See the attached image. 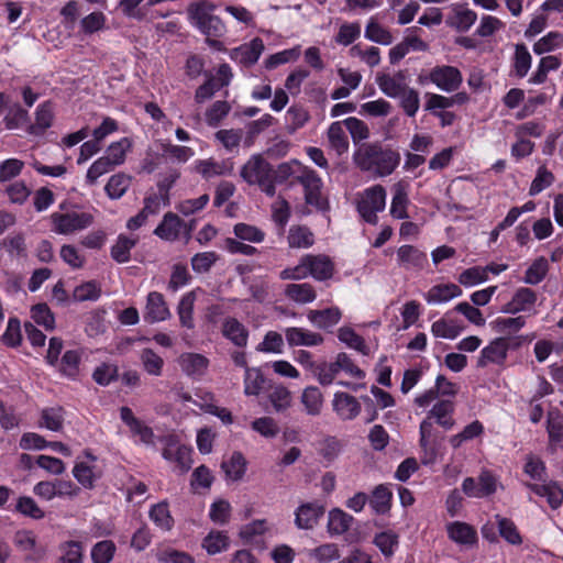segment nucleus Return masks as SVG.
<instances>
[{"label":"nucleus","mask_w":563,"mask_h":563,"mask_svg":"<svg viewBox=\"0 0 563 563\" xmlns=\"http://www.w3.org/2000/svg\"><path fill=\"white\" fill-rule=\"evenodd\" d=\"M353 520V517L345 511L339 508L332 509L328 518V532L330 536H341L351 528Z\"/></svg>","instance_id":"a878e982"},{"label":"nucleus","mask_w":563,"mask_h":563,"mask_svg":"<svg viewBox=\"0 0 563 563\" xmlns=\"http://www.w3.org/2000/svg\"><path fill=\"white\" fill-rule=\"evenodd\" d=\"M308 319L319 329H329L340 321L341 311L338 308L310 310Z\"/></svg>","instance_id":"c756f323"},{"label":"nucleus","mask_w":563,"mask_h":563,"mask_svg":"<svg viewBox=\"0 0 563 563\" xmlns=\"http://www.w3.org/2000/svg\"><path fill=\"white\" fill-rule=\"evenodd\" d=\"M170 317L169 308L164 296L158 291H151L146 298L144 320L150 323L165 321Z\"/></svg>","instance_id":"ddd939ff"},{"label":"nucleus","mask_w":563,"mask_h":563,"mask_svg":"<svg viewBox=\"0 0 563 563\" xmlns=\"http://www.w3.org/2000/svg\"><path fill=\"white\" fill-rule=\"evenodd\" d=\"M288 245L291 249H308L314 243V235L305 225H292L288 231Z\"/></svg>","instance_id":"cd10ccee"},{"label":"nucleus","mask_w":563,"mask_h":563,"mask_svg":"<svg viewBox=\"0 0 563 563\" xmlns=\"http://www.w3.org/2000/svg\"><path fill=\"white\" fill-rule=\"evenodd\" d=\"M240 175L249 185H257L273 176L274 169L262 155H253L242 166Z\"/></svg>","instance_id":"0eeeda50"},{"label":"nucleus","mask_w":563,"mask_h":563,"mask_svg":"<svg viewBox=\"0 0 563 563\" xmlns=\"http://www.w3.org/2000/svg\"><path fill=\"white\" fill-rule=\"evenodd\" d=\"M268 398L276 411H283L291 404V393L283 385L274 386Z\"/></svg>","instance_id":"338daca9"},{"label":"nucleus","mask_w":563,"mask_h":563,"mask_svg":"<svg viewBox=\"0 0 563 563\" xmlns=\"http://www.w3.org/2000/svg\"><path fill=\"white\" fill-rule=\"evenodd\" d=\"M430 80L441 90L446 92L455 91L462 84L461 71L453 66H438L430 73Z\"/></svg>","instance_id":"9d476101"},{"label":"nucleus","mask_w":563,"mask_h":563,"mask_svg":"<svg viewBox=\"0 0 563 563\" xmlns=\"http://www.w3.org/2000/svg\"><path fill=\"white\" fill-rule=\"evenodd\" d=\"M62 552L58 563H81L84 553L82 545L78 541H66L59 545Z\"/></svg>","instance_id":"09e8293b"},{"label":"nucleus","mask_w":563,"mask_h":563,"mask_svg":"<svg viewBox=\"0 0 563 563\" xmlns=\"http://www.w3.org/2000/svg\"><path fill=\"white\" fill-rule=\"evenodd\" d=\"M214 5L207 1L191 3L188 15L191 22L208 37H221L225 33L222 20L212 14Z\"/></svg>","instance_id":"f03ea898"},{"label":"nucleus","mask_w":563,"mask_h":563,"mask_svg":"<svg viewBox=\"0 0 563 563\" xmlns=\"http://www.w3.org/2000/svg\"><path fill=\"white\" fill-rule=\"evenodd\" d=\"M181 230H186L187 234H190L191 227L187 228V224L176 213L167 212L154 230V234L165 241H175L179 238Z\"/></svg>","instance_id":"9b49d317"},{"label":"nucleus","mask_w":563,"mask_h":563,"mask_svg":"<svg viewBox=\"0 0 563 563\" xmlns=\"http://www.w3.org/2000/svg\"><path fill=\"white\" fill-rule=\"evenodd\" d=\"M310 560L316 563H331L340 559V550L335 543H323L308 552Z\"/></svg>","instance_id":"ea45409f"},{"label":"nucleus","mask_w":563,"mask_h":563,"mask_svg":"<svg viewBox=\"0 0 563 563\" xmlns=\"http://www.w3.org/2000/svg\"><path fill=\"white\" fill-rule=\"evenodd\" d=\"M398 263L406 269H421L427 263L426 253L412 245H402L397 250Z\"/></svg>","instance_id":"4be33fe9"},{"label":"nucleus","mask_w":563,"mask_h":563,"mask_svg":"<svg viewBox=\"0 0 563 563\" xmlns=\"http://www.w3.org/2000/svg\"><path fill=\"white\" fill-rule=\"evenodd\" d=\"M328 140L332 150L342 155L349 150V140L341 122H333L328 130Z\"/></svg>","instance_id":"58836bf2"},{"label":"nucleus","mask_w":563,"mask_h":563,"mask_svg":"<svg viewBox=\"0 0 563 563\" xmlns=\"http://www.w3.org/2000/svg\"><path fill=\"white\" fill-rule=\"evenodd\" d=\"M54 107L51 101L41 103L35 111V123L27 125V132L33 135L43 134L53 122Z\"/></svg>","instance_id":"5701e85b"},{"label":"nucleus","mask_w":563,"mask_h":563,"mask_svg":"<svg viewBox=\"0 0 563 563\" xmlns=\"http://www.w3.org/2000/svg\"><path fill=\"white\" fill-rule=\"evenodd\" d=\"M148 516L154 525L163 531H170L175 525V520L169 511L167 501H161L153 505L150 509Z\"/></svg>","instance_id":"bb28decb"},{"label":"nucleus","mask_w":563,"mask_h":563,"mask_svg":"<svg viewBox=\"0 0 563 563\" xmlns=\"http://www.w3.org/2000/svg\"><path fill=\"white\" fill-rule=\"evenodd\" d=\"M385 203V188L382 185H375L363 191L357 201V211L366 222L376 224L378 221L377 212L384 210Z\"/></svg>","instance_id":"20e7f679"},{"label":"nucleus","mask_w":563,"mask_h":563,"mask_svg":"<svg viewBox=\"0 0 563 563\" xmlns=\"http://www.w3.org/2000/svg\"><path fill=\"white\" fill-rule=\"evenodd\" d=\"M52 230L62 235H71L84 231L95 222V216L88 211L67 210L65 212H53L49 217Z\"/></svg>","instance_id":"7ed1b4c3"},{"label":"nucleus","mask_w":563,"mask_h":563,"mask_svg":"<svg viewBox=\"0 0 563 563\" xmlns=\"http://www.w3.org/2000/svg\"><path fill=\"white\" fill-rule=\"evenodd\" d=\"M484 433V426L481 421L475 420L465 426L463 430L449 439V443L453 449H459L463 443L472 441Z\"/></svg>","instance_id":"72a5a7b5"},{"label":"nucleus","mask_w":563,"mask_h":563,"mask_svg":"<svg viewBox=\"0 0 563 563\" xmlns=\"http://www.w3.org/2000/svg\"><path fill=\"white\" fill-rule=\"evenodd\" d=\"M355 165L377 177L390 175L400 163V154L377 143L362 144L354 153Z\"/></svg>","instance_id":"f257e3e1"},{"label":"nucleus","mask_w":563,"mask_h":563,"mask_svg":"<svg viewBox=\"0 0 563 563\" xmlns=\"http://www.w3.org/2000/svg\"><path fill=\"white\" fill-rule=\"evenodd\" d=\"M365 37L382 45H389L394 41L391 33L374 19H371L366 25Z\"/></svg>","instance_id":"de8ad7c7"},{"label":"nucleus","mask_w":563,"mask_h":563,"mask_svg":"<svg viewBox=\"0 0 563 563\" xmlns=\"http://www.w3.org/2000/svg\"><path fill=\"white\" fill-rule=\"evenodd\" d=\"M338 338L347 346L357 350L362 354H368V347L366 346L364 339L361 335H358L353 329L341 328L339 330Z\"/></svg>","instance_id":"13d9d810"},{"label":"nucleus","mask_w":563,"mask_h":563,"mask_svg":"<svg viewBox=\"0 0 563 563\" xmlns=\"http://www.w3.org/2000/svg\"><path fill=\"white\" fill-rule=\"evenodd\" d=\"M525 485L538 496L545 497L552 509H558L563 503V489L554 482L544 485L532 483Z\"/></svg>","instance_id":"b1692460"},{"label":"nucleus","mask_w":563,"mask_h":563,"mask_svg":"<svg viewBox=\"0 0 563 563\" xmlns=\"http://www.w3.org/2000/svg\"><path fill=\"white\" fill-rule=\"evenodd\" d=\"M563 46V34L560 32H550L533 44V52L542 55Z\"/></svg>","instance_id":"864d4df0"},{"label":"nucleus","mask_w":563,"mask_h":563,"mask_svg":"<svg viewBox=\"0 0 563 563\" xmlns=\"http://www.w3.org/2000/svg\"><path fill=\"white\" fill-rule=\"evenodd\" d=\"M285 336L289 346H316L323 342L321 334L296 327L287 328Z\"/></svg>","instance_id":"aec40b11"},{"label":"nucleus","mask_w":563,"mask_h":563,"mask_svg":"<svg viewBox=\"0 0 563 563\" xmlns=\"http://www.w3.org/2000/svg\"><path fill=\"white\" fill-rule=\"evenodd\" d=\"M137 238L119 235L115 244L111 247V257L118 263L130 261V252L136 245Z\"/></svg>","instance_id":"c03bdc74"},{"label":"nucleus","mask_w":563,"mask_h":563,"mask_svg":"<svg viewBox=\"0 0 563 563\" xmlns=\"http://www.w3.org/2000/svg\"><path fill=\"white\" fill-rule=\"evenodd\" d=\"M42 422L44 426L52 431H60L64 424V410L62 407L45 408L42 410Z\"/></svg>","instance_id":"8fccbe9b"},{"label":"nucleus","mask_w":563,"mask_h":563,"mask_svg":"<svg viewBox=\"0 0 563 563\" xmlns=\"http://www.w3.org/2000/svg\"><path fill=\"white\" fill-rule=\"evenodd\" d=\"M106 15L100 12H91L80 21V29L84 34L90 35L106 27Z\"/></svg>","instance_id":"e2e57ef3"},{"label":"nucleus","mask_w":563,"mask_h":563,"mask_svg":"<svg viewBox=\"0 0 563 563\" xmlns=\"http://www.w3.org/2000/svg\"><path fill=\"white\" fill-rule=\"evenodd\" d=\"M408 75L405 70H399L394 75L379 73L376 76V82L382 90L389 98H398L409 88Z\"/></svg>","instance_id":"1a4fd4ad"},{"label":"nucleus","mask_w":563,"mask_h":563,"mask_svg":"<svg viewBox=\"0 0 563 563\" xmlns=\"http://www.w3.org/2000/svg\"><path fill=\"white\" fill-rule=\"evenodd\" d=\"M264 51V43L260 37L250 43L232 49L231 58L246 66L255 64Z\"/></svg>","instance_id":"a211bd4d"},{"label":"nucleus","mask_w":563,"mask_h":563,"mask_svg":"<svg viewBox=\"0 0 563 563\" xmlns=\"http://www.w3.org/2000/svg\"><path fill=\"white\" fill-rule=\"evenodd\" d=\"M332 408L336 416L343 421L353 420L361 412L358 400L354 396L343 391L334 394Z\"/></svg>","instance_id":"f8f14e48"},{"label":"nucleus","mask_w":563,"mask_h":563,"mask_svg":"<svg viewBox=\"0 0 563 563\" xmlns=\"http://www.w3.org/2000/svg\"><path fill=\"white\" fill-rule=\"evenodd\" d=\"M537 294L528 287H521L514 294L511 300L505 303L500 311L503 313L516 314L521 311H529L537 302Z\"/></svg>","instance_id":"4468645a"},{"label":"nucleus","mask_w":563,"mask_h":563,"mask_svg":"<svg viewBox=\"0 0 563 563\" xmlns=\"http://www.w3.org/2000/svg\"><path fill=\"white\" fill-rule=\"evenodd\" d=\"M450 539L461 544H474L477 540L476 531L467 523L455 521L448 526Z\"/></svg>","instance_id":"2f4dec72"},{"label":"nucleus","mask_w":563,"mask_h":563,"mask_svg":"<svg viewBox=\"0 0 563 563\" xmlns=\"http://www.w3.org/2000/svg\"><path fill=\"white\" fill-rule=\"evenodd\" d=\"M296 179L305 189V200L308 205L319 211L329 210V201L321 192L322 180L313 169L305 168Z\"/></svg>","instance_id":"39448f33"},{"label":"nucleus","mask_w":563,"mask_h":563,"mask_svg":"<svg viewBox=\"0 0 563 563\" xmlns=\"http://www.w3.org/2000/svg\"><path fill=\"white\" fill-rule=\"evenodd\" d=\"M158 198L156 196L147 197L144 201L143 209L128 221L126 228L129 230H136L141 228L147 221L150 216L158 212Z\"/></svg>","instance_id":"c9c22d12"},{"label":"nucleus","mask_w":563,"mask_h":563,"mask_svg":"<svg viewBox=\"0 0 563 563\" xmlns=\"http://www.w3.org/2000/svg\"><path fill=\"white\" fill-rule=\"evenodd\" d=\"M496 522L498 525L500 536L510 544H520L522 542L516 525L500 515H496Z\"/></svg>","instance_id":"6e6d98bb"},{"label":"nucleus","mask_w":563,"mask_h":563,"mask_svg":"<svg viewBox=\"0 0 563 563\" xmlns=\"http://www.w3.org/2000/svg\"><path fill=\"white\" fill-rule=\"evenodd\" d=\"M115 552V545L111 540H103L96 543L91 550L93 563H110Z\"/></svg>","instance_id":"4d7b16f0"},{"label":"nucleus","mask_w":563,"mask_h":563,"mask_svg":"<svg viewBox=\"0 0 563 563\" xmlns=\"http://www.w3.org/2000/svg\"><path fill=\"white\" fill-rule=\"evenodd\" d=\"M409 203L406 186L398 183L394 186V197L390 206V213L396 219H407V206Z\"/></svg>","instance_id":"473e14b6"},{"label":"nucleus","mask_w":563,"mask_h":563,"mask_svg":"<svg viewBox=\"0 0 563 563\" xmlns=\"http://www.w3.org/2000/svg\"><path fill=\"white\" fill-rule=\"evenodd\" d=\"M196 295L194 291H189L184 295L178 303L177 313L181 327L187 329H194V305Z\"/></svg>","instance_id":"f704fd0d"},{"label":"nucleus","mask_w":563,"mask_h":563,"mask_svg":"<svg viewBox=\"0 0 563 563\" xmlns=\"http://www.w3.org/2000/svg\"><path fill=\"white\" fill-rule=\"evenodd\" d=\"M455 406L451 400H441L438 401L432 409L428 412V417L430 419H434L435 422L442 427L444 430H452L455 426V420L453 418Z\"/></svg>","instance_id":"412c9836"},{"label":"nucleus","mask_w":563,"mask_h":563,"mask_svg":"<svg viewBox=\"0 0 563 563\" xmlns=\"http://www.w3.org/2000/svg\"><path fill=\"white\" fill-rule=\"evenodd\" d=\"M222 335L238 347H245L249 341V330L236 318L228 317L221 327Z\"/></svg>","instance_id":"f3484780"},{"label":"nucleus","mask_w":563,"mask_h":563,"mask_svg":"<svg viewBox=\"0 0 563 563\" xmlns=\"http://www.w3.org/2000/svg\"><path fill=\"white\" fill-rule=\"evenodd\" d=\"M265 378L260 368L246 367L244 375V393L247 396H257L263 389Z\"/></svg>","instance_id":"a18cd8bd"},{"label":"nucleus","mask_w":563,"mask_h":563,"mask_svg":"<svg viewBox=\"0 0 563 563\" xmlns=\"http://www.w3.org/2000/svg\"><path fill=\"white\" fill-rule=\"evenodd\" d=\"M140 361L144 371L152 376H161L164 367V360L152 349H143L140 353Z\"/></svg>","instance_id":"79ce46f5"},{"label":"nucleus","mask_w":563,"mask_h":563,"mask_svg":"<svg viewBox=\"0 0 563 563\" xmlns=\"http://www.w3.org/2000/svg\"><path fill=\"white\" fill-rule=\"evenodd\" d=\"M391 498L390 489L385 485H378L372 494L369 506L376 514L384 515L390 509Z\"/></svg>","instance_id":"4c0bfd02"},{"label":"nucleus","mask_w":563,"mask_h":563,"mask_svg":"<svg viewBox=\"0 0 563 563\" xmlns=\"http://www.w3.org/2000/svg\"><path fill=\"white\" fill-rule=\"evenodd\" d=\"M233 231L238 239L252 243H261L265 238V233L262 230L246 223L235 224Z\"/></svg>","instance_id":"774afa93"},{"label":"nucleus","mask_w":563,"mask_h":563,"mask_svg":"<svg viewBox=\"0 0 563 563\" xmlns=\"http://www.w3.org/2000/svg\"><path fill=\"white\" fill-rule=\"evenodd\" d=\"M4 123L7 129L14 130L22 126H26L30 124V115L29 112L23 109L21 106L15 104L4 117Z\"/></svg>","instance_id":"3c124183"},{"label":"nucleus","mask_w":563,"mask_h":563,"mask_svg":"<svg viewBox=\"0 0 563 563\" xmlns=\"http://www.w3.org/2000/svg\"><path fill=\"white\" fill-rule=\"evenodd\" d=\"M178 365L180 369L189 377H201L207 372L209 360L199 353H183L179 355Z\"/></svg>","instance_id":"dca6fc26"},{"label":"nucleus","mask_w":563,"mask_h":563,"mask_svg":"<svg viewBox=\"0 0 563 563\" xmlns=\"http://www.w3.org/2000/svg\"><path fill=\"white\" fill-rule=\"evenodd\" d=\"M462 295V289L455 284H440L432 286L424 295L428 303L438 305L446 302Z\"/></svg>","instance_id":"393cba45"},{"label":"nucleus","mask_w":563,"mask_h":563,"mask_svg":"<svg viewBox=\"0 0 563 563\" xmlns=\"http://www.w3.org/2000/svg\"><path fill=\"white\" fill-rule=\"evenodd\" d=\"M284 347V339L276 331H268L263 341L256 346L257 352L280 354Z\"/></svg>","instance_id":"052dcab7"},{"label":"nucleus","mask_w":563,"mask_h":563,"mask_svg":"<svg viewBox=\"0 0 563 563\" xmlns=\"http://www.w3.org/2000/svg\"><path fill=\"white\" fill-rule=\"evenodd\" d=\"M201 547L208 554L214 555L229 548V537L222 531H210L202 540Z\"/></svg>","instance_id":"37998d69"},{"label":"nucleus","mask_w":563,"mask_h":563,"mask_svg":"<svg viewBox=\"0 0 563 563\" xmlns=\"http://www.w3.org/2000/svg\"><path fill=\"white\" fill-rule=\"evenodd\" d=\"M561 66V60L559 57L549 55L542 57L538 65V69L536 74L530 78V82L534 85L543 84L547 80L548 73L551 70H556Z\"/></svg>","instance_id":"49530a36"},{"label":"nucleus","mask_w":563,"mask_h":563,"mask_svg":"<svg viewBox=\"0 0 563 563\" xmlns=\"http://www.w3.org/2000/svg\"><path fill=\"white\" fill-rule=\"evenodd\" d=\"M306 262L309 267V274L317 280H328L334 274V264L329 256L318 254L306 255Z\"/></svg>","instance_id":"6ab92c4d"},{"label":"nucleus","mask_w":563,"mask_h":563,"mask_svg":"<svg viewBox=\"0 0 563 563\" xmlns=\"http://www.w3.org/2000/svg\"><path fill=\"white\" fill-rule=\"evenodd\" d=\"M15 510L21 515L34 520H40L45 517L44 510L40 508V506L32 497L29 496L19 497Z\"/></svg>","instance_id":"5fc2aeb1"},{"label":"nucleus","mask_w":563,"mask_h":563,"mask_svg":"<svg viewBox=\"0 0 563 563\" xmlns=\"http://www.w3.org/2000/svg\"><path fill=\"white\" fill-rule=\"evenodd\" d=\"M521 344L519 339L497 338L481 352L477 361L478 367H485L488 363L503 364L507 357L508 350L518 347Z\"/></svg>","instance_id":"423d86ee"},{"label":"nucleus","mask_w":563,"mask_h":563,"mask_svg":"<svg viewBox=\"0 0 563 563\" xmlns=\"http://www.w3.org/2000/svg\"><path fill=\"white\" fill-rule=\"evenodd\" d=\"M229 102L218 100L206 111V121L209 126H217L230 112Z\"/></svg>","instance_id":"0e129e2a"},{"label":"nucleus","mask_w":563,"mask_h":563,"mask_svg":"<svg viewBox=\"0 0 563 563\" xmlns=\"http://www.w3.org/2000/svg\"><path fill=\"white\" fill-rule=\"evenodd\" d=\"M221 468L230 479L240 481L246 471V460L241 452H233L229 461L221 463Z\"/></svg>","instance_id":"e433bc0d"},{"label":"nucleus","mask_w":563,"mask_h":563,"mask_svg":"<svg viewBox=\"0 0 563 563\" xmlns=\"http://www.w3.org/2000/svg\"><path fill=\"white\" fill-rule=\"evenodd\" d=\"M464 494L473 498H483L496 492V478L487 471H483L477 481L466 477L462 483Z\"/></svg>","instance_id":"6e6552de"},{"label":"nucleus","mask_w":563,"mask_h":563,"mask_svg":"<svg viewBox=\"0 0 563 563\" xmlns=\"http://www.w3.org/2000/svg\"><path fill=\"white\" fill-rule=\"evenodd\" d=\"M548 273V261L544 257L536 260L526 271L523 282L529 285L539 284Z\"/></svg>","instance_id":"69168bd1"},{"label":"nucleus","mask_w":563,"mask_h":563,"mask_svg":"<svg viewBox=\"0 0 563 563\" xmlns=\"http://www.w3.org/2000/svg\"><path fill=\"white\" fill-rule=\"evenodd\" d=\"M301 402L310 416H319L323 407V395L316 386H309L301 394Z\"/></svg>","instance_id":"7c9ffc66"},{"label":"nucleus","mask_w":563,"mask_h":563,"mask_svg":"<svg viewBox=\"0 0 563 563\" xmlns=\"http://www.w3.org/2000/svg\"><path fill=\"white\" fill-rule=\"evenodd\" d=\"M531 55L525 44H517L515 51L514 67L516 75L520 78L525 77L531 67Z\"/></svg>","instance_id":"680f3d73"},{"label":"nucleus","mask_w":563,"mask_h":563,"mask_svg":"<svg viewBox=\"0 0 563 563\" xmlns=\"http://www.w3.org/2000/svg\"><path fill=\"white\" fill-rule=\"evenodd\" d=\"M324 508L318 503H306L299 506L295 512V525L298 529H313L323 516Z\"/></svg>","instance_id":"2eb2a0df"},{"label":"nucleus","mask_w":563,"mask_h":563,"mask_svg":"<svg viewBox=\"0 0 563 563\" xmlns=\"http://www.w3.org/2000/svg\"><path fill=\"white\" fill-rule=\"evenodd\" d=\"M130 186V178L123 174H115L110 177L106 185V191L111 199L121 198Z\"/></svg>","instance_id":"bf43d9fd"},{"label":"nucleus","mask_w":563,"mask_h":563,"mask_svg":"<svg viewBox=\"0 0 563 563\" xmlns=\"http://www.w3.org/2000/svg\"><path fill=\"white\" fill-rule=\"evenodd\" d=\"M73 475L77 482L85 488L95 487V482L101 477L100 472H96L93 466L84 462H77L73 468Z\"/></svg>","instance_id":"a19ab883"},{"label":"nucleus","mask_w":563,"mask_h":563,"mask_svg":"<svg viewBox=\"0 0 563 563\" xmlns=\"http://www.w3.org/2000/svg\"><path fill=\"white\" fill-rule=\"evenodd\" d=\"M195 170L205 179L221 176L228 172L224 163L216 162L212 158L198 161L195 165Z\"/></svg>","instance_id":"603ef678"},{"label":"nucleus","mask_w":563,"mask_h":563,"mask_svg":"<svg viewBox=\"0 0 563 563\" xmlns=\"http://www.w3.org/2000/svg\"><path fill=\"white\" fill-rule=\"evenodd\" d=\"M285 296L297 303L312 302L316 297L314 288L307 283L303 284H288L285 287Z\"/></svg>","instance_id":"c85d7f7f"}]
</instances>
